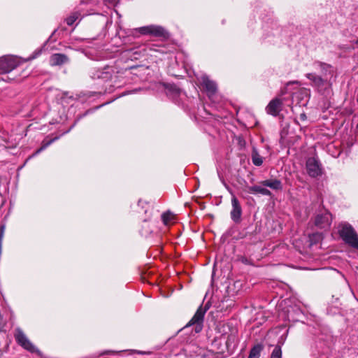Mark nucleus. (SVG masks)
<instances>
[{
	"instance_id": "obj_1",
	"label": "nucleus",
	"mask_w": 358,
	"mask_h": 358,
	"mask_svg": "<svg viewBox=\"0 0 358 358\" xmlns=\"http://www.w3.org/2000/svg\"><path fill=\"white\" fill-rule=\"evenodd\" d=\"M338 233L345 243L358 249V235L350 224L341 223L339 224Z\"/></svg>"
},
{
	"instance_id": "obj_2",
	"label": "nucleus",
	"mask_w": 358,
	"mask_h": 358,
	"mask_svg": "<svg viewBox=\"0 0 358 358\" xmlns=\"http://www.w3.org/2000/svg\"><path fill=\"white\" fill-rule=\"evenodd\" d=\"M15 338L17 343L25 350L31 352L37 351L36 348L30 342L22 330L20 328L15 329Z\"/></svg>"
},
{
	"instance_id": "obj_3",
	"label": "nucleus",
	"mask_w": 358,
	"mask_h": 358,
	"mask_svg": "<svg viewBox=\"0 0 358 358\" xmlns=\"http://www.w3.org/2000/svg\"><path fill=\"white\" fill-rule=\"evenodd\" d=\"M306 165L307 172L310 177L315 178L322 174L321 164L317 158L309 157Z\"/></svg>"
},
{
	"instance_id": "obj_4",
	"label": "nucleus",
	"mask_w": 358,
	"mask_h": 358,
	"mask_svg": "<svg viewBox=\"0 0 358 358\" xmlns=\"http://www.w3.org/2000/svg\"><path fill=\"white\" fill-rule=\"evenodd\" d=\"M19 64L17 58L13 57H4L0 58V73H6L15 69Z\"/></svg>"
},
{
	"instance_id": "obj_5",
	"label": "nucleus",
	"mask_w": 358,
	"mask_h": 358,
	"mask_svg": "<svg viewBox=\"0 0 358 358\" xmlns=\"http://www.w3.org/2000/svg\"><path fill=\"white\" fill-rule=\"evenodd\" d=\"M142 35H150L152 36H164L165 30L160 26L148 25L139 27L136 29Z\"/></svg>"
},
{
	"instance_id": "obj_6",
	"label": "nucleus",
	"mask_w": 358,
	"mask_h": 358,
	"mask_svg": "<svg viewBox=\"0 0 358 358\" xmlns=\"http://www.w3.org/2000/svg\"><path fill=\"white\" fill-rule=\"evenodd\" d=\"M206 312V308H203L202 306H200L196 312L195 313L193 317L187 324V326L196 324L195 331L199 333L202 329V323L203 321L204 315Z\"/></svg>"
},
{
	"instance_id": "obj_7",
	"label": "nucleus",
	"mask_w": 358,
	"mask_h": 358,
	"mask_svg": "<svg viewBox=\"0 0 358 358\" xmlns=\"http://www.w3.org/2000/svg\"><path fill=\"white\" fill-rule=\"evenodd\" d=\"M331 215L325 212L322 214H318L315 218V224L320 229H327L331 222Z\"/></svg>"
},
{
	"instance_id": "obj_8",
	"label": "nucleus",
	"mask_w": 358,
	"mask_h": 358,
	"mask_svg": "<svg viewBox=\"0 0 358 358\" xmlns=\"http://www.w3.org/2000/svg\"><path fill=\"white\" fill-rule=\"evenodd\" d=\"M231 217L235 222H238L242 215V208L238 199L234 195L231 198Z\"/></svg>"
},
{
	"instance_id": "obj_9",
	"label": "nucleus",
	"mask_w": 358,
	"mask_h": 358,
	"mask_svg": "<svg viewBox=\"0 0 358 358\" xmlns=\"http://www.w3.org/2000/svg\"><path fill=\"white\" fill-rule=\"evenodd\" d=\"M282 101L278 98L271 100L266 106V111L268 114L277 116L282 109Z\"/></svg>"
},
{
	"instance_id": "obj_10",
	"label": "nucleus",
	"mask_w": 358,
	"mask_h": 358,
	"mask_svg": "<svg viewBox=\"0 0 358 358\" xmlns=\"http://www.w3.org/2000/svg\"><path fill=\"white\" fill-rule=\"evenodd\" d=\"M201 84L206 90L208 96H211L216 92V83L214 81L210 80L208 76H203L201 78Z\"/></svg>"
},
{
	"instance_id": "obj_11",
	"label": "nucleus",
	"mask_w": 358,
	"mask_h": 358,
	"mask_svg": "<svg viewBox=\"0 0 358 358\" xmlns=\"http://www.w3.org/2000/svg\"><path fill=\"white\" fill-rule=\"evenodd\" d=\"M306 77L312 82V86L318 89L323 87L327 83L326 79L313 73H306Z\"/></svg>"
},
{
	"instance_id": "obj_12",
	"label": "nucleus",
	"mask_w": 358,
	"mask_h": 358,
	"mask_svg": "<svg viewBox=\"0 0 358 358\" xmlns=\"http://www.w3.org/2000/svg\"><path fill=\"white\" fill-rule=\"evenodd\" d=\"M69 62V58L64 54H53L50 59V63L52 66H60Z\"/></svg>"
},
{
	"instance_id": "obj_13",
	"label": "nucleus",
	"mask_w": 358,
	"mask_h": 358,
	"mask_svg": "<svg viewBox=\"0 0 358 358\" xmlns=\"http://www.w3.org/2000/svg\"><path fill=\"white\" fill-rule=\"evenodd\" d=\"M261 185L274 190H281L282 189V182L278 179L265 180L261 182Z\"/></svg>"
},
{
	"instance_id": "obj_14",
	"label": "nucleus",
	"mask_w": 358,
	"mask_h": 358,
	"mask_svg": "<svg viewBox=\"0 0 358 358\" xmlns=\"http://www.w3.org/2000/svg\"><path fill=\"white\" fill-rule=\"evenodd\" d=\"M314 66L315 69H319L324 76L327 74H332L331 68L332 66L330 64L323 63L321 62H316L314 63Z\"/></svg>"
},
{
	"instance_id": "obj_15",
	"label": "nucleus",
	"mask_w": 358,
	"mask_h": 358,
	"mask_svg": "<svg viewBox=\"0 0 358 358\" xmlns=\"http://www.w3.org/2000/svg\"><path fill=\"white\" fill-rule=\"evenodd\" d=\"M248 192L250 194H261L262 195L271 196V192L268 189L260 185H254L248 188Z\"/></svg>"
},
{
	"instance_id": "obj_16",
	"label": "nucleus",
	"mask_w": 358,
	"mask_h": 358,
	"mask_svg": "<svg viewBox=\"0 0 358 358\" xmlns=\"http://www.w3.org/2000/svg\"><path fill=\"white\" fill-rule=\"evenodd\" d=\"M238 343L237 331H234L227 337L226 345L227 348H234Z\"/></svg>"
},
{
	"instance_id": "obj_17",
	"label": "nucleus",
	"mask_w": 358,
	"mask_h": 358,
	"mask_svg": "<svg viewBox=\"0 0 358 358\" xmlns=\"http://www.w3.org/2000/svg\"><path fill=\"white\" fill-rule=\"evenodd\" d=\"M176 216L170 211L164 213L162 215V220L165 225H169L175 222Z\"/></svg>"
},
{
	"instance_id": "obj_18",
	"label": "nucleus",
	"mask_w": 358,
	"mask_h": 358,
	"mask_svg": "<svg viewBox=\"0 0 358 358\" xmlns=\"http://www.w3.org/2000/svg\"><path fill=\"white\" fill-rule=\"evenodd\" d=\"M263 350V345L257 344L255 345L250 351L248 358H259L262 350Z\"/></svg>"
},
{
	"instance_id": "obj_19",
	"label": "nucleus",
	"mask_w": 358,
	"mask_h": 358,
	"mask_svg": "<svg viewBox=\"0 0 358 358\" xmlns=\"http://www.w3.org/2000/svg\"><path fill=\"white\" fill-rule=\"evenodd\" d=\"M252 163L255 166H261L263 163V159L260 156V155L258 153L257 150L256 149H253L252 152Z\"/></svg>"
},
{
	"instance_id": "obj_20",
	"label": "nucleus",
	"mask_w": 358,
	"mask_h": 358,
	"mask_svg": "<svg viewBox=\"0 0 358 358\" xmlns=\"http://www.w3.org/2000/svg\"><path fill=\"white\" fill-rule=\"evenodd\" d=\"M80 16V13L78 12H75L72 13L69 17L66 19V24L69 26L73 24V23L78 19Z\"/></svg>"
},
{
	"instance_id": "obj_21",
	"label": "nucleus",
	"mask_w": 358,
	"mask_h": 358,
	"mask_svg": "<svg viewBox=\"0 0 358 358\" xmlns=\"http://www.w3.org/2000/svg\"><path fill=\"white\" fill-rule=\"evenodd\" d=\"M271 358H282V350L279 345H276L273 349Z\"/></svg>"
},
{
	"instance_id": "obj_22",
	"label": "nucleus",
	"mask_w": 358,
	"mask_h": 358,
	"mask_svg": "<svg viewBox=\"0 0 358 358\" xmlns=\"http://www.w3.org/2000/svg\"><path fill=\"white\" fill-rule=\"evenodd\" d=\"M292 84H297V85H300L299 82L297 81V80H294V81H290V82H288L287 84H286V87H285L282 90H281V95H283L286 93L287 92V87L289 85H292Z\"/></svg>"
},
{
	"instance_id": "obj_23",
	"label": "nucleus",
	"mask_w": 358,
	"mask_h": 358,
	"mask_svg": "<svg viewBox=\"0 0 358 358\" xmlns=\"http://www.w3.org/2000/svg\"><path fill=\"white\" fill-rule=\"evenodd\" d=\"M111 77V74L108 72H102L101 75L98 76V78H102V79H109Z\"/></svg>"
},
{
	"instance_id": "obj_24",
	"label": "nucleus",
	"mask_w": 358,
	"mask_h": 358,
	"mask_svg": "<svg viewBox=\"0 0 358 358\" xmlns=\"http://www.w3.org/2000/svg\"><path fill=\"white\" fill-rule=\"evenodd\" d=\"M55 141V139H52L49 141H48L47 143H44L43 145L41 146V148L40 149H38L37 151H36V153H38L40 152L41 150L45 149L48 145H50L53 141Z\"/></svg>"
},
{
	"instance_id": "obj_25",
	"label": "nucleus",
	"mask_w": 358,
	"mask_h": 358,
	"mask_svg": "<svg viewBox=\"0 0 358 358\" xmlns=\"http://www.w3.org/2000/svg\"><path fill=\"white\" fill-rule=\"evenodd\" d=\"M300 119H301V120H306V114H305V113H301V114L300 115Z\"/></svg>"
},
{
	"instance_id": "obj_26",
	"label": "nucleus",
	"mask_w": 358,
	"mask_h": 358,
	"mask_svg": "<svg viewBox=\"0 0 358 358\" xmlns=\"http://www.w3.org/2000/svg\"><path fill=\"white\" fill-rule=\"evenodd\" d=\"M242 262H243V263H245V264H248V260H247V259H243L242 260Z\"/></svg>"
},
{
	"instance_id": "obj_27",
	"label": "nucleus",
	"mask_w": 358,
	"mask_h": 358,
	"mask_svg": "<svg viewBox=\"0 0 358 358\" xmlns=\"http://www.w3.org/2000/svg\"><path fill=\"white\" fill-rule=\"evenodd\" d=\"M81 3H86L85 0H81Z\"/></svg>"
},
{
	"instance_id": "obj_28",
	"label": "nucleus",
	"mask_w": 358,
	"mask_h": 358,
	"mask_svg": "<svg viewBox=\"0 0 358 358\" xmlns=\"http://www.w3.org/2000/svg\"><path fill=\"white\" fill-rule=\"evenodd\" d=\"M357 43H358V41H357Z\"/></svg>"
}]
</instances>
